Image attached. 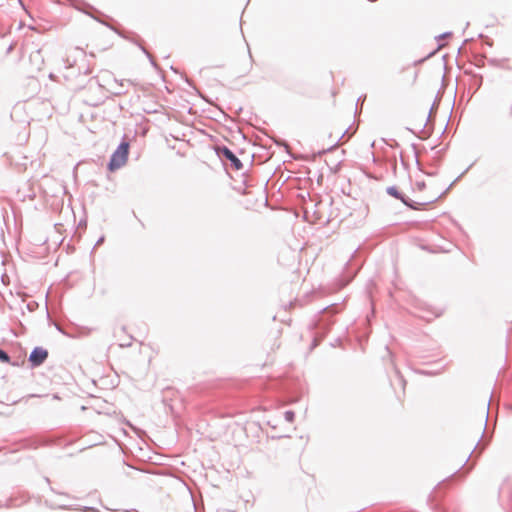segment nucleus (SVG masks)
<instances>
[{
  "label": "nucleus",
  "mask_w": 512,
  "mask_h": 512,
  "mask_svg": "<svg viewBox=\"0 0 512 512\" xmlns=\"http://www.w3.org/2000/svg\"><path fill=\"white\" fill-rule=\"evenodd\" d=\"M129 155V143L122 142L115 152L112 154L110 162L108 164V169L113 172L123 167L128 160Z\"/></svg>",
  "instance_id": "nucleus-1"
},
{
  "label": "nucleus",
  "mask_w": 512,
  "mask_h": 512,
  "mask_svg": "<svg viewBox=\"0 0 512 512\" xmlns=\"http://www.w3.org/2000/svg\"><path fill=\"white\" fill-rule=\"evenodd\" d=\"M48 357V352L42 347H36L29 356V362L32 366L41 365Z\"/></svg>",
  "instance_id": "nucleus-2"
},
{
  "label": "nucleus",
  "mask_w": 512,
  "mask_h": 512,
  "mask_svg": "<svg viewBox=\"0 0 512 512\" xmlns=\"http://www.w3.org/2000/svg\"><path fill=\"white\" fill-rule=\"evenodd\" d=\"M218 153L222 156H224L227 160H229L232 164V166L236 170H240L242 168L241 161L234 155V153L228 149L227 147H222L218 149Z\"/></svg>",
  "instance_id": "nucleus-3"
},
{
  "label": "nucleus",
  "mask_w": 512,
  "mask_h": 512,
  "mask_svg": "<svg viewBox=\"0 0 512 512\" xmlns=\"http://www.w3.org/2000/svg\"><path fill=\"white\" fill-rule=\"evenodd\" d=\"M125 328L124 327H121V328H118L116 331H115V338L116 340L119 342V345L121 347H125V346H130L131 345V336H128V337H125Z\"/></svg>",
  "instance_id": "nucleus-4"
},
{
  "label": "nucleus",
  "mask_w": 512,
  "mask_h": 512,
  "mask_svg": "<svg viewBox=\"0 0 512 512\" xmlns=\"http://www.w3.org/2000/svg\"><path fill=\"white\" fill-rule=\"evenodd\" d=\"M0 361L3 362V363H9L10 362V357L9 355L0 349Z\"/></svg>",
  "instance_id": "nucleus-5"
},
{
  "label": "nucleus",
  "mask_w": 512,
  "mask_h": 512,
  "mask_svg": "<svg viewBox=\"0 0 512 512\" xmlns=\"http://www.w3.org/2000/svg\"><path fill=\"white\" fill-rule=\"evenodd\" d=\"M437 197V194L436 193H427L424 197H423V202L426 203V202H430V201H433V199H435Z\"/></svg>",
  "instance_id": "nucleus-6"
},
{
  "label": "nucleus",
  "mask_w": 512,
  "mask_h": 512,
  "mask_svg": "<svg viewBox=\"0 0 512 512\" xmlns=\"http://www.w3.org/2000/svg\"><path fill=\"white\" fill-rule=\"evenodd\" d=\"M416 187L420 192H425L426 190V184L424 182H416Z\"/></svg>",
  "instance_id": "nucleus-7"
},
{
  "label": "nucleus",
  "mask_w": 512,
  "mask_h": 512,
  "mask_svg": "<svg viewBox=\"0 0 512 512\" xmlns=\"http://www.w3.org/2000/svg\"><path fill=\"white\" fill-rule=\"evenodd\" d=\"M388 192H389L391 195H394V196L398 197V195H397V192H396V189H395V188H389Z\"/></svg>",
  "instance_id": "nucleus-8"
}]
</instances>
